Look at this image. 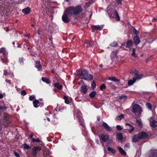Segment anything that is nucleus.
<instances>
[{
  "instance_id": "1",
  "label": "nucleus",
  "mask_w": 157,
  "mask_h": 157,
  "mask_svg": "<svg viewBox=\"0 0 157 157\" xmlns=\"http://www.w3.org/2000/svg\"><path fill=\"white\" fill-rule=\"evenodd\" d=\"M82 9L80 6L78 5L75 7L71 6L67 8L66 12L68 13V15H77L81 13Z\"/></svg>"
},
{
  "instance_id": "2",
  "label": "nucleus",
  "mask_w": 157,
  "mask_h": 157,
  "mask_svg": "<svg viewBox=\"0 0 157 157\" xmlns=\"http://www.w3.org/2000/svg\"><path fill=\"white\" fill-rule=\"evenodd\" d=\"M82 78L86 80H92L93 76L88 73L87 70L83 68L81 69V71H78L77 72Z\"/></svg>"
},
{
  "instance_id": "3",
  "label": "nucleus",
  "mask_w": 157,
  "mask_h": 157,
  "mask_svg": "<svg viewBox=\"0 0 157 157\" xmlns=\"http://www.w3.org/2000/svg\"><path fill=\"white\" fill-rule=\"evenodd\" d=\"M108 13L109 17L111 18H115L117 21L120 20L119 17L117 12L116 10L111 9L108 11Z\"/></svg>"
},
{
  "instance_id": "4",
  "label": "nucleus",
  "mask_w": 157,
  "mask_h": 157,
  "mask_svg": "<svg viewBox=\"0 0 157 157\" xmlns=\"http://www.w3.org/2000/svg\"><path fill=\"white\" fill-rule=\"evenodd\" d=\"M74 115L75 117H77L79 121L80 125L84 127L85 126L84 122L83 121L82 114L80 111L78 110H75L74 113Z\"/></svg>"
},
{
  "instance_id": "5",
  "label": "nucleus",
  "mask_w": 157,
  "mask_h": 157,
  "mask_svg": "<svg viewBox=\"0 0 157 157\" xmlns=\"http://www.w3.org/2000/svg\"><path fill=\"white\" fill-rule=\"evenodd\" d=\"M8 53L3 48L0 49V57L3 62L7 61Z\"/></svg>"
},
{
  "instance_id": "6",
  "label": "nucleus",
  "mask_w": 157,
  "mask_h": 157,
  "mask_svg": "<svg viewBox=\"0 0 157 157\" xmlns=\"http://www.w3.org/2000/svg\"><path fill=\"white\" fill-rule=\"evenodd\" d=\"M132 112L135 114H140L142 111L141 108L137 104L133 105L132 107Z\"/></svg>"
},
{
  "instance_id": "7",
  "label": "nucleus",
  "mask_w": 157,
  "mask_h": 157,
  "mask_svg": "<svg viewBox=\"0 0 157 157\" xmlns=\"http://www.w3.org/2000/svg\"><path fill=\"white\" fill-rule=\"evenodd\" d=\"M131 73L134 75V76L133 77L132 79H133L134 80H135L136 81L137 80L140 79L143 76L142 75H138L137 71L136 70L132 71Z\"/></svg>"
},
{
  "instance_id": "8",
  "label": "nucleus",
  "mask_w": 157,
  "mask_h": 157,
  "mask_svg": "<svg viewBox=\"0 0 157 157\" xmlns=\"http://www.w3.org/2000/svg\"><path fill=\"white\" fill-rule=\"evenodd\" d=\"M100 141L101 140L103 142H106L109 140V136L104 134H101L99 136Z\"/></svg>"
},
{
  "instance_id": "9",
  "label": "nucleus",
  "mask_w": 157,
  "mask_h": 157,
  "mask_svg": "<svg viewBox=\"0 0 157 157\" xmlns=\"http://www.w3.org/2000/svg\"><path fill=\"white\" fill-rule=\"evenodd\" d=\"M66 10L65 11L64 14L62 16V20L65 23H68L69 21V19L68 16L70 15H68V13L66 12Z\"/></svg>"
},
{
  "instance_id": "10",
  "label": "nucleus",
  "mask_w": 157,
  "mask_h": 157,
  "mask_svg": "<svg viewBox=\"0 0 157 157\" xmlns=\"http://www.w3.org/2000/svg\"><path fill=\"white\" fill-rule=\"evenodd\" d=\"M41 148L39 146H34L32 149V154L33 155H36L38 151H40Z\"/></svg>"
},
{
  "instance_id": "11",
  "label": "nucleus",
  "mask_w": 157,
  "mask_h": 157,
  "mask_svg": "<svg viewBox=\"0 0 157 157\" xmlns=\"http://www.w3.org/2000/svg\"><path fill=\"white\" fill-rule=\"evenodd\" d=\"M150 126L152 127H155L157 125V121L154 120L152 117H151L150 119Z\"/></svg>"
},
{
  "instance_id": "12",
  "label": "nucleus",
  "mask_w": 157,
  "mask_h": 157,
  "mask_svg": "<svg viewBox=\"0 0 157 157\" xmlns=\"http://www.w3.org/2000/svg\"><path fill=\"white\" fill-rule=\"evenodd\" d=\"M87 90V86L86 85H83L81 86L80 91L83 94H85L86 93Z\"/></svg>"
},
{
  "instance_id": "13",
  "label": "nucleus",
  "mask_w": 157,
  "mask_h": 157,
  "mask_svg": "<svg viewBox=\"0 0 157 157\" xmlns=\"http://www.w3.org/2000/svg\"><path fill=\"white\" fill-rule=\"evenodd\" d=\"M4 75L8 77L12 78L13 77V73H10L9 70H4Z\"/></svg>"
},
{
  "instance_id": "14",
  "label": "nucleus",
  "mask_w": 157,
  "mask_h": 157,
  "mask_svg": "<svg viewBox=\"0 0 157 157\" xmlns=\"http://www.w3.org/2000/svg\"><path fill=\"white\" fill-rule=\"evenodd\" d=\"M140 139H141L140 136L139 134L135 135L133 138L132 142H138Z\"/></svg>"
},
{
  "instance_id": "15",
  "label": "nucleus",
  "mask_w": 157,
  "mask_h": 157,
  "mask_svg": "<svg viewBox=\"0 0 157 157\" xmlns=\"http://www.w3.org/2000/svg\"><path fill=\"white\" fill-rule=\"evenodd\" d=\"M102 126L103 127L108 131H110L111 130V129L109 125L105 122H103L102 124Z\"/></svg>"
},
{
  "instance_id": "16",
  "label": "nucleus",
  "mask_w": 157,
  "mask_h": 157,
  "mask_svg": "<svg viewBox=\"0 0 157 157\" xmlns=\"http://www.w3.org/2000/svg\"><path fill=\"white\" fill-rule=\"evenodd\" d=\"M35 67H36L39 71L42 69V66L41 65L40 61L38 60L35 61Z\"/></svg>"
},
{
  "instance_id": "17",
  "label": "nucleus",
  "mask_w": 157,
  "mask_h": 157,
  "mask_svg": "<svg viewBox=\"0 0 157 157\" xmlns=\"http://www.w3.org/2000/svg\"><path fill=\"white\" fill-rule=\"evenodd\" d=\"M92 27L94 30H100L102 29L103 26L102 25H93Z\"/></svg>"
},
{
  "instance_id": "18",
  "label": "nucleus",
  "mask_w": 157,
  "mask_h": 157,
  "mask_svg": "<svg viewBox=\"0 0 157 157\" xmlns=\"http://www.w3.org/2000/svg\"><path fill=\"white\" fill-rule=\"evenodd\" d=\"M149 157H157L156 151L153 150H151L149 155Z\"/></svg>"
},
{
  "instance_id": "19",
  "label": "nucleus",
  "mask_w": 157,
  "mask_h": 157,
  "mask_svg": "<svg viewBox=\"0 0 157 157\" xmlns=\"http://www.w3.org/2000/svg\"><path fill=\"white\" fill-rule=\"evenodd\" d=\"M31 11L29 7H27L22 10V12L24 14H28L30 13Z\"/></svg>"
},
{
  "instance_id": "20",
  "label": "nucleus",
  "mask_w": 157,
  "mask_h": 157,
  "mask_svg": "<svg viewBox=\"0 0 157 157\" xmlns=\"http://www.w3.org/2000/svg\"><path fill=\"white\" fill-rule=\"evenodd\" d=\"M139 135L140 136L141 139L145 138L148 136L147 133L144 132H142L140 134H139Z\"/></svg>"
},
{
  "instance_id": "21",
  "label": "nucleus",
  "mask_w": 157,
  "mask_h": 157,
  "mask_svg": "<svg viewBox=\"0 0 157 157\" xmlns=\"http://www.w3.org/2000/svg\"><path fill=\"white\" fill-rule=\"evenodd\" d=\"M133 40L134 43L136 44H139L140 42L139 38L137 35H136L133 38Z\"/></svg>"
},
{
  "instance_id": "22",
  "label": "nucleus",
  "mask_w": 157,
  "mask_h": 157,
  "mask_svg": "<svg viewBox=\"0 0 157 157\" xmlns=\"http://www.w3.org/2000/svg\"><path fill=\"white\" fill-rule=\"evenodd\" d=\"M118 149L120 153L123 155H125L126 154V152L120 147H118Z\"/></svg>"
},
{
  "instance_id": "23",
  "label": "nucleus",
  "mask_w": 157,
  "mask_h": 157,
  "mask_svg": "<svg viewBox=\"0 0 157 157\" xmlns=\"http://www.w3.org/2000/svg\"><path fill=\"white\" fill-rule=\"evenodd\" d=\"M39 103L40 102L38 100L35 99L33 102L34 107L36 108L38 107L39 106L37 105L39 104Z\"/></svg>"
},
{
  "instance_id": "24",
  "label": "nucleus",
  "mask_w": 157,
  "mask_h": 157,
  "mask_svg": "<svg viewBox=\"0 0 157 157\" xmlns=\"http://www.w3.org/2000/svg\"><path fill=\"white\" fill-rule=\"evenodd\" d=\"M108 79L114 82H119L120 80L119 79H117L116 78L114 77H109L108 78Z\"/></svg>"
},
{
  "instance_id": "25",
  "label": "nucleus",
  "mask_w": 157,
  "mask_h": 157,
  "mask_svg": "<svg viewBox=\"0 0 157 157\" xmlns=\"http://www.w3.org/2000/svg\"><path fill=\"white\" fill-rule=\"evenodd\" d=\"M133 43L132 41L128 40L126 44V47L128 48H130L132 46Z\"/></svg>"
},
{
  "instance_id": "26",
  "label": "nucleus",
  "mask_w": 157,
  "mask_h": 157,
  "mask_svg": "<svg viewBox=\"0 0 157 157\" xmlns=\"http://www.w3.org/2000/svg\"><path fill=\"white\" fill-rule=\"evenodd\" d=\"M42 80L47 84H49L50 83V82L49 80V79L46 78L42 77L41 78Z\"/></svg>"
},
{
  "instance_id": "27",
  "label": "nucleus",
  "mask_w": 157,
  "mask_h": 157,
  "mask_svg": "<svg viewBox=\"0 0 157 157\" xmlns=\"http://www.w3.org/2000/svg\"><path fill=\"white\" fill-rule=\"evenodd\" d=\"M54 87H56L59 90L62 89L63 86L62 85H60L58 83H56L54 84Z\"/></svg>"
},
{
  "instance_id": "28",
  "label": "nucleus",
  "mask_w": 157,
  "mask_h": 157,
  "mask_svg": "<svg viewBox=\"0 0 157 157\" xmlns=\"http://www.w3.org/2000/svg\"><path fill=\"white\" fill-rule=\"evenodd\" d=\"M117 51H114L112 52L111 55V57L112 59L117 57Z\"/></svg>"
},
{
  "instance_id": "29",
  "label": "nucleus",
  "mask_w": 157,
  "mask_h": 157,
  "mask_svg": "<svg viewBox=\"0 0 157 157\" xmlns=\"http://www.w3.org/2000/svg\"><path fill=\"white\" fill-rule=\"evenodd\" d=\"M117 139H118L119 140H122L123 136L122 134L121 133L118 134L117 135Z\"/></svg>"
},
{
  "instance_id": "30",
  "label": "nucleus",
  "mask_w": 157,
  "mask_h": 157,
  "mask_svg": "<svg viewBox=\"0 0 157 157\" xmlns=\"http://www.w3.org/2000/svg\"><path fill=\"white\" fill-rule=\"evenodd\" d=\"M135 82L136 81L133 79L132 80H130L128 81V86H132Z\"/></svg>"
},
{
  "instance_id": "31",
  "label": "nucleus",
  "mask_w": 157,
  "mask_h": 157,
  "mask_svg": "<svg viewBox=\"0 0 157 157\" xmlns=\"http://www.w3.org/2000/svg\"><path fill=\"white\" fill-rule=\"evenodd\" d=\"M96 94V92L95 91H92L89 94V96L91 98H93Z\"/></svg>"
},
{
  "instance_id": "32",
  "label": "nucleus",
  "mask_w": 157,
  "mask_h": 157,
  "mask_svg": "<svg viewBox=\"0 0 157 157\" xmlns=\"http://www.w3.org/2000/svg\"><path fill=\"white\" fill-rule=\"evenodd\" d=\"M107 149L108 151H110L112 154H114L116 152L115 150L114 149L112 148L111 147H109Z\"/></svg>"
},
{
  "instance_id": "33",
  "label": "nucleus",
  "mask_w": 157,
  "mask_h": 157,
  "mask_svg": "<svg viewBox=\"0 0 157 157\" xmlns=\"http://www.w3.org/2000/svg\"><path fill=\"white\" fill-rule=\"evenodd\" d=\"M136 122L138 123L140 127H142L143 126V124L141 122L140 119H137L136 120Z\"/></svg>"
},
{
  "instance_id": "34",
  "label": "nucleus",
  "mask_w": 157,
  "mask_h": 157,
  "mask_svg": "<svg viewBox=\"0 0 157 157\" xmlns=\"http://www.w3.org/2000/svg\"><path fill=\"white\" fill-rule=\"evenodd\" d=\"M146 105L147 107V108L150 110H151V108H152V105L148 103H146Z\"/></svg>"
},
{
  "instance_id": "35",
  "label": "nucleus",
  "mask_w": 157,
  "mask_h": 157,
  "mask_svg": "<svg viewBox=\"0 0 157 157\" xmlns=\"http://www.w3.org/2000/svg\"><path fill=\"white\" fill-rule=\"evenodd\" d=\"M107 84L112 89H114L116 88L115 86L113 85L111 82H107Z\"/></svg>"
},
{
  "instance_id": "36",
  "label": "nucleus",
  "mask_w": 157,
  "mask_h": 157,
  "mask_svg": "<svg viewBox=\"0 0 157 157\" xmlns=\"http://www.w3.org/2000/svg\"><path fill=\"white\" fill-rule=\"evenodd\" d=\"M131 55L132 56L134 57H137V56L136 54L135 53V49L134 48H133L132 49V52L131 53Z\"/></svg>"
},
{
  "instance_id": "37",
  "label": "nucleus",
  "mask_w": 157,
  "mask_h": 157,
  "mask_svg": "<svg viewBox=\"0 0 157 157\" xmlns=\"http://www.w3.org/2000/svg\"><path fill=\"white\" fill-rule=\"evenodd\" d=\"M63 98L65 100V103L67 104H68L69 103V101L68 100L67 97L66 96H64L63 97Z\"/></svg>"
},
{
  "instance_id": "38",
  "label": "nucleus",
  "mask_w": 157,
  "mask_h": 157,
  "mask_svg": "<svg viewBox=\"0 0 157 157\" xmlns=\"http://www.w3.org/2000/svg\"><path fill=\"white\" fill-rule=\"evenodd\" d=\"M106 88L105 85L103 84H102L99 87V88L101 90H103V89H105Z\"/></svg>"
},
{
  "instance_id": "39",
  "label": "nucleus",
  "mask_w": 157,
  "mask_h": 157,
  "mask_svg": "<svg viewBox=\"0 0 157 157\" xmlns=\"http://www.w3.org/2000/svg\"><path fill=\"white\" fill-rule=\"evenodd\" d=\"M24 148L25 149H28L30 148V147L26 143H25L23 144Z\"/></svg>"
},
{
  "instance_id": "40",
  "label": "nucleus",
  "mask_w": 157,
  "mask_h": 157,
  "mask_svg": "<svg viewBox=\"0 0 157 157\" xmlns=\"http://www.w3.org/2000/svg\"><path fill=\"white\" fill-rule=\"evenodd\" d=\"M124 116L123 114H121L120 115L117 117L116 118V120H121V119Z\"/></svg>"
},
{
  "instance_id": "41",
  "label": "nucleus",
  "mask_w": 157,
  "mask_h": 157,
  "mask_svg": "<svg viewBox=\"0 0 157 157\" xmlns=\"http://www.w3.org/2000/svg\"><path fill=\"white\" fill-rule=\"evenodd\" d=\"M134 129V127L132 126H131L130 127V128L129 129L127 130L128 132L130 133H131Z\"/></svg>"
},
{
  "instance_id": "42",
  "label": "nucleus",
  "mask_w": 157,
  "mask_h": 157,
  "mask_svg": "<svg viewBox=\"0 0 157 157\" xmlns=\"http://www.w3.org/2000/svg\"><path fill=\"white\" fill-rule=\"evenodd\" d=\"M96 84L95 82H94L91 84V87L92 89L94 90L96 88Z\"/></svg>"
},
{
  "instance_id": "43",
  "label": "nucleus",
  "mask_w": 157,
  "mask_h": 157,
  "mask_svg": "<svg viewBox=\"0 0 157 157\" xmlns=\"http://www.w3.org/2000/svg\"><path fill=\"white\" fill-rule=\"evenodd\" d=\"M110 45L112 47H114L115 46H117V43L116 42H114L112 43H111Z\"/></svg>"
},
{
  "instance_id": "44",
  "label": "nucleus",
  "mask_w": 157,
  "mask_h": 157,
  "mask_svg": "<svg viewBox=\"0 0 157 157\" xmlns=\"http://www.w3.org/2000/svg\"><path fill=\"white\" fill-rule=\"evenodd\" d=\"M35 96L34 95H32L29 97V99L30 101H33V99H35Z\"/></svg>"
},
{
  "instance_id": "45",
  "label": "nucleus",
  "mask_w": 157,
  "mask_h": 157,
  "mask_svg": "<svg viewBox=\"0 0 157 157\" xmlns=\"http://www.w3.org/2000/svg\"><path fill=\"white\" fill-rule=\"evenodd\" d=\"M127 97V96L126 95H122L119 97V99H126Z\"/></svg>"
},
{
  "instance_id": "46",
  "label": "nucleus",
  "mask_w": 157,
  "mask_h": 157,
  "mask_svg": "<svg viewBox=\"0 0 157 157\" xmlns=\"http://www.w3.org/2000/svg\"><path fill=\"white\" fill-rule=\"evenodd\" d=\"M6 109H7V108L5 106H0V109L1 110H2L4 111L5 110H6Z\"/></svg>"
},
{
  "instance_id": "47",
  "label": "nucleus",
  "mask_w": 157,
  "mask_h": 157,
  "mask_svg": "<svg viewBox=\"0 0 157 157\" xmlns=\"http://www.w3.org/2000/svg\"><path fill=\"white\" fill-rule=\"evenodd\" d=\"M116 128L117 130L118 131L121 130L122 129V128L121 126L119 125H117L116 126Z\"/></svg>"
},
{
  "instance_id": "48",
  "label": "nucleus",
  "mask_w": 157,
  "mask_h": 157,
  "mask_svg": "<svg viewBox=\"0 0 157 157\" xmlns=\"http://www.w3.org/2000/svg\"><path fill=\"white\" fill-rule=\"evenodd\" d=\"M130 144H125L124 146V148L125 149H127L129 148Z\"/></svg>"
},
{
  "instance_id": "49",
  "label": "nucleus",
  "mask_w": 157,
  "mask_h": 157,
  "mask_svg": "<svg viewBox=\"0 0 157 157\" xmlns=\"http://www.w3.org/2000/svg\"><path fill=\"white\" fill-rule=\"evenodd\" d=\"M21 94L23 96H24L26 94V92L25 90H23L21 91Z\"/></svg>"
},
{
  "instance_id": "50",
  "label": "nucleus",
  "mask_w": 157,
  "mask_h": 157,
  "mask_svg": "<svg viewBox=\"0 0 157 157\" xmlns=\"http://www.w3.org/2000/svg\"><path fill=\"white\" fill-rule=\"evenodd\" d=\"M14 154L16 157H20L19 154L16 152H14Z\"/></svg>"
},
{
  "instance_id": "51",
  "label": "nucleus",
  "mask_w": 157,
  "mask_h": 157,
  "mask_svg": "<svg viewBox=\"0 0 157 157\" xmlns=\"http://www.w3.org/2000/svg\"><path fill=\"white\" fill-rule=\"evenodd\" d=\"M133 32H134V33L135 34H138L139 33L138 31H137L135 29H134Z\"/></svg>"
},
{
  "instance_id": "52",
  "label": "nucleus",
  "mask_w": 157,
  "mask_h": 157,
  "mask_svg": "<svg viewBox=\"0 0 157 157\" xmlns=\"http://www.w3.org/2000/svg\"><path fill=\"white\" fill-rule=\"evenodd\" d=\"M19 62L21 63H23V59L22 58H20L19 59Z\"/></svg>"
},
{
  "instance_id": "53",
  "label": "nucleus",
  "mask_w": 157,
  "mask_h": 157,
  "mask_svg": "<svg viewBox=\"0 0 157 157\" xmlns=\"http://www.w3.org/2000/svg\"><path fill=\"white\" fill-rule=\"evenodd\" d=\"M89 3L88 2L86 3L85 5V8H87L89 6H90V5H89Z\"/></svg>"
},
{
  "instance_id": "54",
  "label": "nucleus",
  "mask_w": 157,
  "mask_h": 157,
  "mask_svg": "<svg viewBox=\"0 0 157 157\" xmlns=\"http://www.w3.org/2000/svg\"><path fill=\"white\" fill-rule=\"evenodd\" d=\"M93 2V0H90L89 2H88L89 4V5H90Z\"/></svg>"
},
{
  "instance_id": "55",
  "label": "nucleus",
  "mask_w": 157,
  "mask_h": 157,
  "mask_svg": "<svg viewBox=\"0 0 157 157\" xmlns=\"http://www.w3.org/2000/svg\"><path fill=\"white\" fill-rule=\"evenodd\" d=\"M6 82H7L8 83H9L10 84L11 83L10 81V80H9L6 79Z\"/></svg>"
},
{
  "instance_id": "56",
  "label": "nucleus",
  "mask_w": 157,
  "mask_h": 157,
  "mask_svg": "<svg viewBox=\"0 0 157 157\" xmlns=\"http://www.w3.org/2000/svg\"><path fill=\"white\" fill-rule=\"evenodd\" d=\"M40 29H38L37 30V33L38 35L40 34Z\"/></svg>"
},
{
  "instance_id": "57",
  "label": "nucleus",
  "mask_w": 157,
  "mask_h": 157,
  "mask_svg": "<svg viewBox=\"0 0 157 157\" xmlns=\"http://www.w3.org/2000/svg\"><path fill=\"white\" fill-rule=\"evenodd\" d=\"M32 141L33 143L36 142V139H35L34 138H32Z\"/></svg>"
},
{
  "instance_id": "58",
  "label": "nucleus",
  "mask_w": 157,
  "mask_h": 157,
  "mask_svg": "<svg viewBox=\"0 0 157 157\" xmlns=\"http://www.w3.org/2000/svg\"><path fill=\"white\" fill-rule=\"evenodd\" d=\"M36 142H40V140L39 139L37 138L36 139Z\"/></svg>"
},
{
  "instance_id": "59",
  "label": "nucleus",
  "mask_w": 157,
  "mask_h": 157,
  "mask_svg": "<svg viewBox=\"0 0 157 157\" xmlns=\"http://www.w3.org/2000/svg\"><path fill=\"white\" fill-rule=\"evenodd\" d=\"M125 125H127L129 126L130 127H131V126H132L130 124H129V123H126V124H125Z\"/></svg>"
},
{
  "instance_id": "60",
  "label": "nucleus",
  "mask_w": 157,
  "mask_h": 157,
  "mask_svg": "<svg viewBox=\"0 0 157 157\" xmlns=\"http://www.w3.org/2000/svg\"><path fill=\"white\" fill-rule=\"evenodd\" d=\"M30 33H29L27 35H25V37H29V36H30Z\"/></svg>"
},
{
  "instance_id": "61",
  "label": "nucleus",
  "mask_w": 157,
  "mask_h": 157,
  "mask_svg": "<svg viewBox=\"0 0 157 157\" xmlns=\"http://www.w3.org/2000/svg\"><path fill=\"white\" fill-rule=\"evenodd\" d=\"M3 97V95L2 94H0V98H2Z\"/></svg>"
},
{
  "instance_id": "62",
  "label": "nucleus",
  "mask_w": 157,
  "mask_h": 157,
  "mask_svg": "<svg viewBox=\"0 0 157 157\" xmlns=\"http://www.w3.org/2000/svg\"><path fill=\"white\" fill-rule=\"evenodd\" d=\"M33 134H32L29 136V137H30V138H31V139H32V138H33Z\"/></svg>"
},
{
  "instance_id": "63",
  "label": "nucleus",
  "mask_w": 157,
  "mask_h": 157,
  "mask_svg": "<svg viewBox=\"0 0 157 157\" xmlns=\"http://www.w3.org/2000/svg\"><path fill=\"white\" fill-rule=\"evenodd\" d=\"M97 119L98 121L100 120V117H97Z\"/></svg>"
},
{
  "instance_id": "64",
  "label": "nucleus",
  "mask_w": 157,
  "mask_h": 157,
  "mask_svg": "<svg viewBox=\"0 0 157 157\" xmlns=\"http://www.w3.org/2000/svg\"><path fill=\"white\" fill-rule=\"evenodd\" d=\"M99 66L100 67H103V65L102 64L99 65Z\"/></svg>"
}]
</instances>
